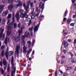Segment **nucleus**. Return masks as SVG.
<instances>
[{
  "label": "nucleus",
  "mask_w": 76,
  "mask_h": 76,
  "mask_svg": "<svg viewBox=\"0 0 76 76\" xmlns=\"http://www.w3.org/2000/svg\"><path fill=\"white\" fill-rule=\"evenodd\" d=\"M23 6L25 9V10H26V12H25V13L26 14V13H28L29 12V10H28V7H29V4L27 5V6H26V4H25V3H24L23 4Z\"/></svg>",
  "instance_id": "6"
},
{
  "label": "nucleus",
  "mask_w": 76,
  "mask_h": 76,
  "mask_svg": "<svg viewBox=\"0 0 76 76\" xmlns=\"http://www.w3.org/2000/svg\"><path fill=\"white\" fill-rule=\"evenodd\" d=\"M10 20H8V22H7V24H8V23H9L10 22Z\"/></svg>",
  "instance_id": "61"
},
{
  "label": "nucleus",
  "mask_w": 76,
  "mask_h": 76,
  "mask_svg": "<svg viewBox=\"0 0 76 76\" xmlns=\"http://www.w3.org/2000/svg\"><path fill=\"white\" fill-rule=\"evenodd\" d=\"M64 45L65 47H67L68 45H69V44H68V43H67V42H65L64 44Z\"/></svg>",
  "instance_id": "28"
},
{
  "label": "nucleus",
  "mask_w": 76,
  "mask_h": 76,
  "mask_svg": "<svg viewBox=\"0 0 76 76\" xmlns=\"http://www.w3.org/2000/svg\"><path fill=\"white\" fill-rule=\"evenodd\" d=\"M41 8L42 9V11L44 8V3H43L42 4V6L41 7Z\"/></svg>",
  "instance_id": "21"
},
{
  "label": "nucleus",
  "mask_w": 76,
  "mask_h": 76,
  "mask_svg": "<svg viewBox=\"0 0 76 76\" xmlns=\"http://www.w3.org/2000/svg\"><path fill=\"white\" fill-rule=\"evenodd\" d=\"M19 51L21 52L22 51V49L20 48V44L16 46V48L15 51V53H16L17 55H19Z\"/></svg>",
  "instance_id": "4"
},
{
  "label": "nucleus",
  "mask_w": 76,
  "mask_h": 76,
  "mask_svg": "<svg viewBox=\"0 0 76 76\" xmlns=\"http://www.w3.org/2000/svg\"><path fill=\"white\" fill-rule=\"evenodd\" d=\"M68 42H70L71 41H72V40H71V39H68Z\"/></svg>",
  "instance_id": "54"
},
{
  "label": "nucleus",
  "mask_w": 76,
  "mask_h": 76,
  "mask_svg": "<svg viewBox=\"0 0 76 76\" xmlns=\"http://www.w3.org/2000/svg\"><path fill=\"white\" fill-rule=\"evenodd\" d=\"M32 51V49H29V51H28V53H27V54H29V53H30V52H31Z\"/></svg>",
  "instance_id": "41"
},
{
  "label": "nucleus",
  "mask_w": 76,
  "mask_h": 76,
  "mask_svg": "<svg viewBox=\"0 0 76 76\" xmlns=\"http://www.w3.org/2000/svg\"><path fill=\"white\" fill-rule=\"evenodd\" d=\"M20 1V0H15V3H19Z\"/></svg>",
  "instance_id": "34"
},
{
  "label": "nucleus",
  "mask_w": 76,
  "mask_h": 76,
  "mask_svg": "<svg viewBox=\"0 0 76 76\" xmlns=\"http://www.w3.org/2000/svg\"><path fill=\"white\" fill-rule=\"evenodd\" d=\"M29 34V32H28V31H26L24 35H23L21 37V43L22 44H23V45H24L23 47V53H24L25 54H26V52H27V51H26V50L27 48L25 46V44H26V42H25V41L23 40V39H25V37H26V38H28V37Z\"/></svg>",
  "instance_id": "1"
},
{
  "label": "nucleus",
  "mask_w": 76,
  "mask_h": 76,
  "mask_svg": "<svg viewBox=\"0 0 76 76\" xmlns=\"http://www.w3.org/2000/svg\"><path fill=\"white\" fill-rule=\"evenodd\" d=\"M31 20H30L29 23L28 24V25L29 26L31 25Z\"/></svg>",
  "instance_id": "59"
},
{
  "label": "nucleus",
  "mask_w": 76,
  "mask_h": 76,
  "mask_svg": "<svg viewBox=\"0 0 76 76\" xmlns=\"http://www.w3.org/2000/svg\"><path fill=\"white\" fill-rule=\"evenodd\" d=\"M55 76H57V71H56L55 72Z\"/></svg>",
  "instance_id": "57"
},
{
  "label": "nucleus",
  "mask_w": 76,
  "mask_h": 76,
  "mask_svg": "<svg viewBox=\"0 0 76 76\" xmlns=\"http://www.w3.org/2000/svg\"><path fill=\"white\" fill-rule=\"evenodd\" d=\"M15 41H16V42H19V41H20V37L19 36H18L16 37V39Z\"/></svg>",
  "instance_id": "12"
},
{
  "label": "nucleus",
  "mask_w": 76,
  "mask_h": 76,
  "mask_svg": "<svg viewBox=\"0 0 76 76\" xmlns=\"http://www.w3.org/2000/svg\"><path fill=\"white\" fill-rule=\"evenodd\" d=\"M7 36H9V35H12V38L13 40L14 41H15L16 39V34L14 33L12 35V33H11V31H8L7 32Z\"/></svg>",
  "instance_id": "3"
},
{
  "label": "nucleus",
  "mask_w": 76,
  "mask_h": 76,
  "mask_svg": "<svg viewBox=\"0 0 76 76\" xmlns=\"http://www.w3.org/2000/svg\"><path fill=\"white\" fill-rule=\"evenodd\" d=\"M26 18V22H28L29 21V20H30V19H29V18Z\"/></svg>",
  "instance_id": "33"
},
{
  "label": "nucleus",
  "mask_w": 76,
  "mask_h": 76,
  "mask_svg": "<svg viewBox=\"0 0 76 76\" xmlns=\"http://www.w3.org/2000/svg\"><path fill=\"white\" fill-rule=\"evenodd\" d=\"M0 65L1 67L3 66V62L1 61H0Z\"/></svg>",
  "instance_id": "36"
},
{
  "label": "nucleus",
  "mask_w": 76,
  "mask_h": 76,
  "mask_svg": "<svg viewBox=\"0 0 76 76\" xmlns=\"http://www.w3.org/2000/svg\"><path fill=\"white\" fill-rule=\"evenodd\" d=\"M61 64H63L64 63V61H61Z\"/></svg>",
  "instance_id": "63"
},
{
  "label": "nucleus",
  "mask_w": 76,
  "mask_h": 76,
  "mask_svg": "<svg viewBox=\"0 0 76 76\" xmlns=\"http://www.w3.org/2000/svg\"><path fill=\"white\" fill-rule=\"evenodd\" d=\"M37 12H40V11H39V10H38V7H37L36 9Z\"/></svg>",
  "instance_id": "40"
},
{
  "label": "nucleus",
  "mask_w": 76,
  "mask_h": 76,
  "mask_svg": "<svg viewBox=\"0 0 76 76\" xmlns=\"http://www.w3.org/2000/svg\"><path fill=\"white\" fill-rule=\"evenodd\" d=\"M66 19H67V18H64V19H63L64 22V21H65V20H66Z\"/></svg>",
  "instance_id": "51"
},
{
  "label": "nucleus",
  "mask_w": 76,
  "mask_h": 76,
  "mask_svg": "<svg viewBox=\"0 0 76 76\" xmlns=\"http://www.w3.org/2000/svg\"><path fill=\"white\" fill-rule=\"evenodd\" d=\"M10 65L8 64L7 69V71L8 72H10Z\"/></svg>",
  "instance_id": "24"
},
{
  "label": "nucleus",
  "mask_w": 76,
  "mask_h": 76,
  "mask_svg": "<svg viewBox=\"0 0 76 76\" xmlns=\"http://www.w3.org/2000/svg\"><path fill=\"white\" fill-rule=\"evenodd\" d=\"M71 69H72L71 67H67V69H66V70H70Z\"/></svg>",
  "instance_id": "31"
},
{
  "label": "nucleus",
  "mask_w": 76,
  "mask_h": 76,
  "mask_svg": "<svg viewBox=\"0 0 76 76\" xmlns=\"http://www.w3.org/2000/svg\"><path fill=\"white\" fill-rule=\"evenodd\" d=\"M11 18H12V14H9L7 17V19H10Z\"/></svg>",
  "instance_id": "29"
},
{
  "label": "nucleus",
  "mask_w": 76,
  "mask_h": 76,
  "mask_svg": "<svg viewBox=\"0 0 76 76\" xmlns=\"http://www.w3.org/2000/svg\"><path fill=\"white\" fill-rule=\"evenodd\" d=\"M75 8H76V4H75L74 5V6H73Z\"/></svg>",
  "instance_id": "52"
},
{
  "label": "nucleus",
  "mask_w": 76,
  "mask_h": 76,
  "mask_svg": "<svg viewBox=\"0 0 76 76\" xmlns=\"http://www.w3.org/2000/svg\"><path fill=\"white\" fill-rule=\"evenodd\" d=\"M3 64H4V65H7V61L5 59V58H4L3 61Z\"/></svg>",
  "instance_id": "15"
},
{
  "label": "nucleus",
  "mask_w": 76,
  "mask_h": 76,
  "mask_svg": "<svg viewBox=\"0 0 76 76\" xmlns=\"http://www.w3.org/2000/svg\"><path fill=\"white\" fill-rule=\"evenodd\" d=\"M76 18V15H74L73 16V18Z\"/></svg>",
  "instance_id": "62"
},
{
  "label": "nucleus",
  "mask_w": 76,
  "mask_h": 76,
  "mask_svg": "<svg viewBox=\"0 0 76 76\" xmlns=\"http://www.w3.org/2000/svg\"><path fill=\"white\" fill-rule=\"evenodd\" d=\"M4 50H2V52L1 53V55L2 57H4Z\"/></svg>",
  "instance_id": "23"
},
{
  "label": "nucleus",
  "mask_w": 76,
  "mask_h": 76,
  "mask_svg": "<svg viewBox=\"0 0 76 76\" xmlns=\"http://www.w3.org/2000/svg\"><path fill=\"white\" fill-rule=\"evenodd\" d=\"M67 11H66L64 15V17H66L67 15Z\"/></svg>",
  "instance_id": "27"
},
{
  "label": "nucleus",
  "mask_w": 76,
  "mask_h": 76,
  "mask_svg": "<svg viewBox=\"0 0 76 76\" xmlns=\"http://www.w3.org/2000/svg\"><path fill=\"white\" fill-rule=\"evenodd\" d=\"M13 0H8V1H9V2H10L11 3H12V2H13Z\"/></svg>",
  "instance_id": "38"
},
{
  "label": "nucleus",
  "mask_w": 76,
  "mask_h": 76,
  "mask_svg": "<svg viewBox=\"0 0 76 76\" xmlns=\"http://www.w3.org/2000/svg\"><path fill=\"white\" fill-rule=\"evenodd\" d=\"M16 25H17L16 23H14V28H16V27H17V26Z\"/></svg>",
  "instance_id": "37"
},
{
  "label": "nucleus",
  "mask_w": 76,
  "mask_h": 76,
  "mask_svg": "<svg viewBox=\"0 0 76 76\" xmlns=\"http://www.w3.org/2000/svg\"><path fill=\"white\" fill-rule=\"evenodd\" d=\"M3 32H4V30H3V29L2 28H0V38H3L4 39L5 34H4L3 35Z\"/></svg>",
  "instance_id": "5"
},
{
  "label": "nucleus",
  "mask_w": 76,
  "mask_h": 76,
  "mask_svg": "<svg viewBox=\"0 0 76 76\" xmlns=\"http://www.w3.org/2000/svg\"><path fill=\"white\" fill-rule=\"evenodd\" d=\"M9 41V39L6 37L5 38V39L4 41L5 44H7V41Z\"/></svg>",
  "instance_id": "17"
},
{
  "label": "nucleus",
  "mask_w": 76,
  "mask_h": 76,
  "mask_svg": "<svg viewBox=\"0 0 76 76\" xmlns=\"http://www.w3.org/2000/svg\"><path fill=\"white\" fill-rule=\"evenodd\" d=\"M13 25V23H11L9 24L8 26V29L9 30V29H11L12 28V25Z\"/></svg>",
  "instance_id": "10"
},
{
  "label": "nucleus",
  "mask_w": 76,
  "mask_h": 76,
  "mask_svg": "<svg viewBox=\"0 0 76 76\" xmlns=\"http://www.w3.org/2000/svg\"><path fill=\"white\" fill-rule=\"evenodd\" d=\"M70 26H73L74 25H75V23H71L70 25Z\"/></svg>",
  "instance_id": "39"
},
{
  "label": "nucleus",
  "mask_w": 76,
  "mask_h": 76,
  "mask_svg": "<svg viewBox=\"0 0 76 76\" xmlns=\"http://www.w3.org/2000/svg\"><path fill=\"white\" fill-rule=\"evenodd\" d=\"M20 23H19L18 25V28H20Z\"/></svg>",
  "instance_id": "49"
},
{
  "label": "nucleus",
  "mask_w": 76,
  "mask_h": 76,
  "mask_svg": "<svg viewBox=\"0 0 76 76\" xmlns=\"http://www.w3.org/2000/svg\"><path fill=\"white\" fill-rule=\"evenodd\" d=\"M2 2L3 3H5L6 2V0H3Z\"/></svg>",
  "instance_id": "45"
},
{
  "label": "nucleus",
  "mask_w": 76,
  "mask_h": 76,
  "mask_svg": "<svg viewBox=\"0 0 76 76\" xmlns=\"http://www.w3.org/2000/svg\"><path fill=\"white\" fill-rule=\"evenodd\" d=\"M27 18L28 17V16L26 14H23V13H21L20 15V18Z\"/></svg>",
  "instance_id": "8"
},
{
  "label": "nucleus",
  "mask_w": 76,
  "mask_h": 76,
  "mask_svg": "<svg viewBox=\"0 0 76 76\" xmlns=\"http://www.w3.org/2000/svg\"><path fill=\"white\" fill-rule=\"evenodd\" d=\"M23 12H24V11L23 10H21L20 11V12H21V13H22Z\"/></svg>",
  "instance_id": "55"
},
{
  "label": "nucleus",
  "mask_w": 76,
  "mask_h": 76,
  "mask_svg": "<svg viewBox=\"0 0 76 76\" xmlns=\"http://www.w3.org/2000/svg\"><path fill=\"white\" fill-rule=\"evenodd\" d=\"M8 8L10 10H11L12 9V8H13V5H10L8 6Z\"/></svg>",
  "instance_id": "18"
},
{
  "label": "nucleus",
  "mask_w": 76,
  "mask_h": 76,
  "mask_svg": "<svg viewBox=\"0 0 76 76\" xmlns=\"http://www.w3.org/2000/svg\"><path fill=\"white\" fill-rule=\"evenodd\" d=\"M34 53H35V52L34 51V50H33V51L32 52V54H33V55L34 54Z\"/></svg>",
  "instance_id": "64"
},
{
  "label": "nucleus",
  "mask_w": 76,
  "mask_h": 76,
  "mask_svg": "<svg viewBox=\"0 0 76 76\" xmlns=\"http://www.w3.org/2000/svg\"><path fill=\"white\" fill-rule=\"evenodd\" d=\"M4 70H6V67L7 66V65H4Z\"/></svg>",
  "instance_id": "42"
},
{
  "label": "nucleus",
  "mask_w": 76,
  "mask_h": 76,
  "mask_svg": "<svg viewBox=\"0 0 76 76\" xmlns=\"http://www.w3.org/2000/svg\"><path fill=\"white\" fill-rule=\"evenodd\" d=\"M4 5H0V13H1L2 12V10L3 9V7H4Z\"/></svg>",
  "instance_id": "16"
},
{
  "label": "nucleus",
  "mask_w": 76,
  "mask_h": 76,
  "mask_svg": "<svg viewBox=\"0 0 76 76\" xmlns=\"http://www.w3.org/2000/svg\"><path fill=\"white\" fill-rule=\"evenodd\" d=\"M30 6L31 7H33V3H31V4L30 5Z\"/></svg>",
  "instance_id": "56"
},
{
  "label": "nucleus",
  "mask_w": 76,
  "mask_h": 76,
  "mask_svg": "<svg viewBox=\"0 0 76 76\" xmlns=\"http://www.w3.org/2000/svg\"><path fill=\"white\" fill-rule=\"evenodd\" d=\"M12 19V21L13 22V21H14V20H15V16H13Z\"/></svg>",
  "instance_id": "50"
},
{
  "label": "nucleus",
  "mask_w": 76,
  "mask_h": 76,
  "mask_svg": "<svg viewBox=\"0 0 76 76\" xmlns=\"http://www.w3.org/2000/svg\"><path fill=\"white\" fill-rule=\"evenodd\" d=\"M0 72L1 73V74H4V70H3V68H1V69L0 70Z\"/></svg>",
  "instance_id": "25"
},
{
  "label": "nucleus",
  "mask_w": 76,
  "mask_h": 76,
  "mask_svg": "<svg viewBox=\"0 0 76 76\" xmlns=\"http://www.w3.org/2000/svg\"><path fill=\"white\" fill-rule=\"evenodd\" d=\"M74 44H76V39H75L74 40Z\"/></svg>",
  "instance_id": "48"
},
{
  "label": "nucleus",
  "mask_w": 76,
  "mask_h": 76,
  "mask_svg": "<svg viewBox=\"0 0 76 76\" xmlns=\"http://www.w3.org/2000/svg\"><path fill=\"white\" fill-rule=\"evenodd\" d=\"M71 22V19H68L67 20V23L68 24H69L70 22Z\"/></svg>",
  "instance_id": "26"
},
{
  "label": "nucleus",
  "mask_w": 76,
  "mask_h": 76,
  "mask_svg": "<svg viewBox=\"0 0 76 76\" xmlns=\"http://www.w3.org/2000/svg\"><path fill=\"white\" fill-rule=\"evenodd\" d=\"M5 47V46H2L1 48V49H4V48Z\"/></svg>",
  "instance_id": "43"
},
{
  "label": "nucleus",
  "mask_w": 76,
  "mask_h": 76,
  "mask_svg": "<svg viewBox=\"0 0 76 76\" xmlns=\"http://www.w3.org/2000/svg\"><path fill=\"white\" fill-rule=\"evenodd\" d=\"M69 54H70L71 57H73V53H72L71 52H69Z\"/></svg>",
  "instance_id": "35"
},
{
  "label": "nucleus",
  "mask_w": 76,
  "mask_h": 76,
  "mask_svg": "<svg viewBox=\"0 0 76 76\" xmlns=\"http://www.w3.org/2000/svg\"><path fill=\"white\" fill-rule=\"evenodd\" d=\"M35 42V40H33L32 41V45H34Z\"/></svg>",
  "instance_id": "32"
},
{
  "label": "nucleus",
  "mask_w": 76,
  "mask_h": 76,
  "mask_svg": "<svg viewBox=\"0 0 76 76\" xmlns=\"http://www.w3.org/2000/svg\"><path fill=\"white\" fill-rule=\"evenodd\" d=\"M42 4V2H40L39 3V7H41V4Z\"/></svg>",
  "instance_id": "44"
},
{
  "label": "nucleus",
  "mask_w": 76,
  "mask_h": 76,
  "mask_svg": "<svg viewBox=\"0 0 76 76\" xmlns=\"http://www.w3.org/2000/svg\"><path fill=\"white\" fill-rule=\"evenodd\" d=\"M22 6V3L21 2H20L19 3V4L16 5L17 7H19V6Z\"/></svg>",
  "instance_id": "22"
},
{
  "label": "nucleus",
  "mask_w": 76,
  "mask_h": 76,
  "mask_svg": "<svg viewBox=\"0 0 76 76\" xmlns=\"http://www.w3.org/2000/svg\"><path fill=\"white\" fill-rule=\"evenodd\" d=\"M40 25V23H39L37 26L34 27V33H35L36 32H37V31H38V27Z\"/></svg>",
  "instance_id": "7"
},
{
  "label": "nucleus",
  "mask_w": 76,
  "mask_h": 76,
  "mask_svg": "<svg viewBox=\"0 0 76 76\" xmlns=\"http://www.w3.org/2000/svg\"><path fill=\"white\" fill-rule=\"evenodd\" d=\"M33 28H34V27L32 26L31 28H30L28 29V31H31V35H32V30H33Z\"/></svg>",
  "instance_id": "19"
},
{
  "label": "nucleus",
  "mask_w": 76,
  "mask_h": 76,
  "mask_svg": "<svg viewBox=\"0 0 76 76\" xmlns=\"http://www.w3.org/2000/svg\"><path fill=\"white\" fill-rule=\"evenodd\" d=\"M31 44H28V48H30V47H31Z\"/></svg>",
  "instance_id": "60"
},
{
  "label": "nucleus",
  "mask_w": 76,
  "mask_h": 76,
  "mask_svg": "<svg viewBox=\"0 0 76 76\" xmlns=\"http://www.w3.org/2000/svg\"><path fill=\"white\" fill-rule=\"evenodd\" d=\"M62 58H65V56H61Z\"/></svg>",
  "instance_id": "53"
},
{
  "label": "nucleus",
  "mask_w": 76,
  "mask_h": 76,
  "mask_svg": "<svg viewBox=\"0 0 76 76\" xmlns=\"http://www.w3.org/2000/svg\"><path fill=\"white\" fill-rule=\"evenodd\" d=\"M25 28V26H23L21 27V30H20V29H19L18 31V33L19 35H20L22 33V29Z\"/></svg>",
  "instance_id": "9"
},
{
  "label": "nucleus",
  "mask_w": 76,
  "mask_h": 76,
  "mask_svg": "<svg viewBox=\"0 0 76 76\" xmlns=\"http://www.w3.org/2000/svg\"><path fill=\"white\" fill-rule=\"evenodd\" d=\"M13 54V51H10L8 53V54L10 56H11Z\"/></svg>",
  "instance_id": "20"
},
{
  "label": "nucleus",
  "mask_w": 76,
  "mask_h": 76,
  "mask_svg": "<svg viewBox=\"0 0 76 76\" xmlns=\"http://www.w3.org/2000/svg\"><path fill=\"white\" fill-rule=\"evenodd\" d=\"M8 13V10H7L6 11H4L2 14L3 16H6L7 14Z\"/></svg>",
  "instance_id": "14"
},
{
  "label": "nucleus",
  "mask_w": 76,
  "mask_h": 76,
  "mask_svg": "<svg viewBox=\"0 0 76 76\" xmlns=\"http://www.w3.org/2000/svg\"><path fill=\"white\" fill-rule=\"evenodd\" d=\"M13 57H12V59H11V64L12 66V67L14 70L12 71L11 72V76H14V73H15L16 72V67H14V63H13Z\"/></svg>",
  "instance_id": "2"
},
{
  "label": "nucleus",
  "mask_w": 76,
  "mask_h": 76,
  "mask_svg": "<svg viewBox=\"0 0 76 76\" xmlns=\"http://www.w3.org/2000/svg\"><path fill=\"white\" fill-rule=\"evenodd\" d=\"M71 63H76V61L74 59H72L71 60Z\"/></svg>",
  "instance_id": "30"
},
{
  "label": "nucleus",
  "mask_w": 76,
  "mask_h": 76,
  "mask_svg": "<svg viewBox=\"0 0 76 76\" xmlns=\"http://www.w3.org/2000/svg\"><path fill=\"white\" fill-rule=\"evenodd\" d=\"M34 8H33V11H32L31 13V19H34V18H35V16H34V14L33 13H34Z\"/></svg>",
  "instance_id": "11"
},
{
  "label": "nucleus",
  "mask_w": 76,
  "mask_h": 76,
  "mask_svg": "<svg viewBox=\"0 0 76 76\" xmlns=\"http://www.w3.org/2000/svg\"><path fill=\"white\" fill-rule=\"evenodd\" d=\"M63 52L64 53H66L67 51H66V50H63Z\"/></svg>",
  "instance_id": "47"
},
{
  "label": "nucleus",
  "mask_w": 76,
  "mask_h": 76,
  "mask_svg": "<svg viewBox=\"0 0 76 76\" xmlns=\"http://www.w3.org/2000/svg\"><path fill=\"white\" fill-rule=\"evenodd\" d=\"M72 3H75V0H72Z\"/></svg>",
  "instance_id": "58"
},
{
  "label": "nucleus",
  "mask_w": 76,
  "mask_h": 76,
  "mask_svg": "<svg viewBox=\"0 0 76 76\" xmlns=\"http://www.w3.org/2000/svg\"><path fill=\"white\" fill-rule=\"evenodd\" d=\"M27 43L28 44H31V41H28L27 42Z\"/></svg>",
  "instance_id": "46"
},
{
  "label": "nucleus",
  "mask_w": 76,
  "mask_h": 76,
  "mask_svg": "<svg viewBox=\"0 0 76 76\" xmlns=\"http://www.w3.org/2000/svg\"><path fill=\"white\" fill-rule=\"evenodd\" d=\"M19 12H17L15 15V16L16 18L18 20H19Z\"/></svg>",
  "instance_id": "13"
}]
</instances>
